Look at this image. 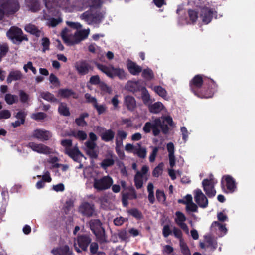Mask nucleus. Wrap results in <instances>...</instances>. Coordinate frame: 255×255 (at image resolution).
I'll return each mask as SVG.
<instances>
[{
    "label": "nucleus",
    "instance_id": "nucleus-5",
    "mask_svg": "<svg viewBox=\"0 0 255 255\" xmlns=\"http://www.w3.org/2000/svg\"><path fill=\"white\" fill-rule=\"evenodd\" d=\"M113 182V180L111 176H104L100 178H94L93 187L97 191H104L109 189Z\"/></svg>",
    "mask_w": 255,
    "mask_h": 255
},
{
    "label": "nucleus",
    "instance_id": "nucleus-32",
    "mask_svg": "<svg viewBox=\"0 0 255 255\" xmlns=\"http://www.w3.org/2000/svg\"><path fill=\"white\" fill-rule=\"evenodd\" d=\"M127 133L123 130H118L116 137V145L118 147L123 146V141L127 136Z\"/></svg>",
    "mask_w": 255,
    "mask_h": 255
},
{
    "label": "nucleus",
    "instance_id": "nucleus-38",
    "mask_svg": "<svg viewBox=\"0 0 255 255\" xmlns=\"http://www.w3.org/2000/svg\"><path fill=\"white\" fill-rule=\"evenodd\" d=\"M142 76L148 81H150L154 78L153 71L149 68H146L142 71Z\"/></svg>",
    "mask_w": 255,
    "mask_h": 255
},
{
    "label": "nucleus",
    "instance_id": "nucleus-29",
    "mask_svg": "<svg viewBox=\"0 0 255 255\" xmlns=\"http://www.w3.org/2000/svg\"><path fill=\"white\" fill-rule=\"evenodd\" d=\"M51 252L54 255H72V251L66 245L59 249H54Z\"/></svg>",
    "mask_w": 255,
    "mask_h": 255
},
{
    "label": "nucleus",
    "instance_id": "nucleus-11",
    "mask_svg": "<svg viewBox=\"0 0 255 255\" xmlns=\"http://www.w3.org/2000/svg\"><path fill=\"white\" fill-rule=\"evenodd\" d=\"M193 195L195 201L200 207L205 208L208 206V199L201 189L195 190L193 191Z\"/></svg>",
    "mask_w": 255,
    "mask_h": 255
},
{
    "label": "nucleus",
    "instance_id": "nucleus-62",
    "mask_svg": "<svg viewBox=\"0 0 255 255\" xmlns=\"http://www.w3.org/2000/svg\"><path fill=\"white\" fill-rule=\"evenodd\" d=\"M186 209L188 211L197 212L198 207L194 203H193V202H192L186 205Z\"/></svg>",
    "mask_w": 255,
    "mask_h": 255
},
{
    "label": "nucleus",
    "instance_id": "nucleus-6",
    "mask_svg": "<svg viewBox=\"0 0 255 255\" xmlns=\"http://www.w3.org/2000/svg\"><path fill=\"white\" fill-rule=\"evenodd\" d=\"M217 182L212 174H210L208 178L205 179L202 181V184L203 190L209 197L215 196L216 191L214 189V185Z\"/></svg>",
    "mask_w": 255,
    "mask_h": 255
},
{
    "label": "nucleus",
    "instance_id": "nucleus-25",
    "mask_svg": "<svg viewBox=\"0 0 255 255\" xmlns=\"http://www.w3.org/2000/svg\"><path fill=\"white\" fill-rule=\"evenodd\" d=\"M101 128L103 130L101 134L102 140L105 142L112 141L115 136V132L112 129H106L102 128Z\"/></svg>",
    "mask_w": 255,
    "mask_h": 255
},
{
    "label": "nucleus",
    "instance_id": "nucleus-27",
    "mask_svg": "<svg viewBox=\"0 0 255 255\" xmlns=\"http://www.w3.org/2000/svg\"><path fill=\"white\" fill-rule=\"evenodd\" d=\"M75 93L70 89L62 88L57 92V96L62 98H68L70 97L76 98Z\"/></svg>",
    "mask_w": 255,
    "mask_h": 255
},
{
    "label": "nucleus",
    "instance_id": "nucleus-46",
    "mask_svg": "<svg viewBox=\"0 0 255 255\" xmlns=\"http://www.w3.org/2000/svg\"><path fill=\"white\" fill-rule=\"evenodd\" d=\"M80 18L84 20L89 24H92V18H93V15L91 14L90 13L88 12L83 13L80 16Z\"/></svg>",
    "mask_w": 255,
    "mask_h": 255
},
{
    "label": "nucleus",
    "instance_id": "nucleus-64",
    "mask_svg": "<svg viewBox=\"0 0 255 255\" xmlns=\"http://www.w3.org/2000/svg\"><path fill=\"white\" fill-rule=\"evenodd\" d=\"M11 116V113L8 110H4L0 111V120L8 119Z\"/></svg>",
    "mask_w": 255,
    "mask_h": 255
},
{
    "label": "nucleus",
    "instance_id": "nucleus-30",
    "mask_svg": "<svg viewBox=\"0 0 255 255\" xmlns=\"http://www.w3.org/2000/svg\"><path fill=\"white\" fill-rule=\"evenodd\" d=\"M203 83V79L200 75L195 76L190 83L191 89L194 92H195L194 89L199 88L201 87Z\"/></svg>",
    "mask_w": 255,
    "mask_h": 255
},
{
    "label": "nucleus",
    "instance_id": "nucleus-13",
    "mask_svg": "<svg viewBox=\"0 0 255 255\" xmlns=\"http://www.w3.org/2000/svg\"><path fill=\"white\" fill-rule=\"evenodd\" d=\"M77 242L78 244L79 248L77 247L76 243H74V245L76 251L79 253L81 251L80 249L84 251L87 250L88 246L91 242V240L87 235H81L78 237Z\"/></svg>",
    "mask_w": 255,
    "mask_h": 255
},
{
    "label": "nucleus",
    "instance_id": "nucleus-22",
    "mask_svg": "<svg viewBox=\"0 0 255 255\" xmlns=\"http://www.w3.org/2000/svg\"><path fill=\"white\" fill-rule=\"evenodd\" d=\"M200 17L203 22L205 24H208L211 21L213 17V12L212 10L208 8H203L201 10Z\"/></svg>",
    "mask_w": 255,
    "mask_h": 255
},
{
    "label": "nucleus",
    "instance_id": "nucleus-31",
    "mask_svg": "<svg viewBox=\"0 0 255 255\" xmlns=\"http://www.w3.org/2000/svg\"><path fill=\"white\" fill-rule=\"evenodd\" d=\"M22 77V74L19 70L12 71L10 72L7 78V82L8 83H11L12 81L20 80Z\"/></svg>",
    "mask_w": 255,
    "mask_h": 255
},
{
    "label": "nucleus",
    "instance_id": "nucleus-26",
    "mask_svg": "<svg viewBox=\"0 0 255 255\" xmlns=\"http://www.w3.org/2000/svg\"><path fill=\"white\" fill-rule=\"evenodd\" d=\"M124 104L129 111H133L136 107V100L131 96H126L125 97Z\"/></svg>",
    "mask_w": 255,
    "mask_h": 255
},
{
    "label": "nucleus",
    "instance_id": "nucleus-42",
    "mask_svg": "<svg viewBox=\"0 0 255 255\" xmlns=\"http://www.w3.org/2000/svg\"><path fill=\"white\" fill-rule=\"evenodd\" d=\"M5 100L9 105H12L18 102V97L14 95L7 94L5 96Z\"/></svg>",
    "mask_w": 255,
    "mask_h": 255
},
{
    "label": "nucleus",
    "instance_id": "nucleus-24",
    "mask_svg": "<svg viewBox=\"0 0 255 255\" xmlns=\"http://www.w3.org/2000/svg\"><path fill=\"white\" fill-rule=\"evenodd\" d=\"M115 156L112 153H109L100 163V166L106 170L108 167L112 166L115 163Z\"/></svg>",
    "mask_w": 255,
    "mask_h": 255
},
{
    "label": "nucleus",
    "instance_id": "nucleus-55",
    "mask_svg": "<svg viewBox=\"0 0 255 255\" xmlns=\"http://www.w3.org/2000/svg\"><path fill=\"white\" fill-rule=\"evenodd\" d=\"M19 97L22 103H27L29 100V95L23 90L19 91Z\"/></svg>",
    "mask_w": 255,
    "mask_h": 255
},
{
    "label": "nucleus",
    "instance_id": "nucleus-2",
    "mask_svg": "<svg viewBox=\"0 0 255 255\" xmlns=\"http://www.w3.org/2000/svg\"><path fill=\"white\" fill-rule=\"evenodd\" d=\"M61 145L65 148V153L73 160L80 163L82 159H86L83 154L80 151L78 147L76 145L71 148L72 141L70 139H64L61 141Z\"/></svg>",
    "mask_w": 255,
    "mask_h": 255
},
{
    "label": "nucleus",
    "instance_id": "nucleus-12",
    "mask_svg": "<svg viewBox=\"0 0 255 255\" xmlns=\"http://www.w3.org/2000/svg\"><path fill=\"white\" fill-rule=\"evenodd\" d=\"M74 67L78 73L81 75H86L90 70H92L91 65L85 60H80L76 62L74 64Z\"/></svg>",
    "mask_w": 255,
    "mask_h": 255
},
{
    "label": "nucleus",
    "instance_id": "nucleus-21",
    "mask_svg": "<svg viewBox=\"0 0 255 255\" xmlns=\"http://www.w3.org/2000/svg\"><path fill=\"white\" fill-rule=\"evenodd\" d=\"M127 67L129 72L133 75H138L142 71V68L130 60L127 61Z\"/></svg>",
    "mask_w": 255,
    "mask_h": 255
},
{
    "label": "nucleus",
    "instance_id": "nucleus-3",
    "mask_svg": "<svg viewBox=\"0 0 255 255\" xmlns=\"http://www.w3.org/2000/svg\"><path fill=\"white\" fill-rule=\"evenodd\" d=\"M19 8L20 5L17 0H0V20L5 14H13Z\"/></svg>",
    "mask_w": 255,
    "mask_h": 255
},
{
    "label": "nucleus",
    "instance_id": "nucleus-48",
    "mask_svg": "<svg viewBox=\"0 0 255 255\" xmlns=\"http://www.w3.org/2000/svg\"><path fill=\"white\" fill-rule=\"evenodd\" d=\"M46 117V114L43 112H38L33 113L31 115V118L36 121L41 120Z\"/></svg>",
    "mask_w": 255,
    "mask_h": 255
},
{
    "label": "nucleus",
    "instance_id": "nucleus-8",
    "mask_svg": "<svg viewBox=\"0 0 255 255\" xmlns=\"http://www.w3.org/2000/svg\"><path fill=\"white\" fill-rule=\"evenodd\" d=\"M149 167L144 165L140 171H137L134 177L135 185L137 189H140L143 186V180L146 181L148 179V174Z\"/></svg>",
    "mask_w": 255,
    "mask_h": 255
},
{
    "label": "nucleus",
    "instance_id": "nucleus-36",
    "mask_svg": "<svg viewBox=\"0 0 255 255\" xmlns=\"http://www.w3.org/2000/svg\"><path fill=\"white\" fill-rule=\"evenodd\" d=\"M40 95L42 98L50 102H57L58 100L53 94L49 92H41Z\"/></svg>",
    "mask_w": 255,
    "mask_h": 255
},
{
    "label": "nucleus",
    "instance_id": "nucleus-49",
    "mask_svg": "<svg viewBox=\"0 0 255 255\" xmlns=\"http://www.w3.org/2000/svg\"><path fill=\"white\" fill-rule=\"evenodd\" d=\"M23 69L25 72H27L28 69H29L31 70V71L34 74H36L37 73V70L36 68L34 67H33V64L31 61L28 62V63L26 64H25L23 66Z\"/></svg>",
    "mask_w": 255,
    "mask_h": 255
},
{
    "label": "nucleus",
    "instance_id": "nucleus-45",
    "mask_svg": "<svg viewBox=\"0 0 255 255\" xmlns=\"http://www.w3.org/2000/svg\"><path fill=\"white\" fill-rule=\"evenodd\" d=\"M164 164L163 163H159L153 171V176L156 177H159L162 173L163 170Z\"/></svg>",
    "mask_w": 255,
    "mask_h": 255
},
{
    "label": "nucleus",
    "instance_id": "nucleus-47",
    "mask_svg": "<svg viewBox=\"0 0 255 255\" xmlns=\"http://www.w3.org/2000/svg\"><path fill=\"white\" fill-rule=\"evenodd\" d=\"M142 91V98L145 104H147L150 100V95L145 87L143 88Z\"/></svg>",
    "mask_w": 255,
    "mask_h": 255
},
{
    "label": "nucleus",
    "instance_id": "nucleus-7",
    "mask_svg": "<svg viewBox=\"0 0 255 255\" xmlns=\"http://www.w3.org/2000/svg\"><path fill=\"white\" fill-rule=\"evenodd\" d=\"M162 128V123L160 119L156 118L150 122L145 124L143 129L145 133H149L152 129L153 134L157 136L160 132V128Z\"/></svg>",
    "mask_w": 255,
    "mask_h": 255
},
{
    "label": "nucleus",
    "instance_id": "nucleus-20",
    "mask_svg": "<svg viewBox=\"0 0 255 255\" xmlns=\"http://www.w3.org/2000/svg\"><path fill=\"white\" fill-rule=\"evenodd\" d=\"M85 145L86 146L85 150L87 154L92 158H96L97 157V154L94 150L96 146L95 142L92 141L88 140L85 142Z\"/></svg>",
    "mask_w": 255,
    "mask_h": 255
},
{
    "label": "nucleus",
    "instance_id": "nucleus-14",
    "mask_svg": "<svg viewBox=\"0 0 255 255\" xmlns=\"http://www.w3.org/2000/svg\"><path fill=\"white\" fill-rule=\"evenodd\" d=\"M45 6L49 11V12H52L53 8L55 6H59L65 8L68 5L69 0H45Z\"/></svg>",
    "mask_w": 255,
    "mask_h": 255
},
{
    "label": "nucleus",
    "instance_id": "nucleus-63",
    "mask_svg": "<svg viewBox=\"0 0 255 255\" xmlns=\"http://www.w3.org/2000/svg\"><path fill=\"white\" fill-rule=\"evenodd\" d=\"M41 44L43 46V52H45V51L49 50V46L50 45L49 39L46 37L43 38L42 39Z\"/></svg>",
    "mask_w": 255,
    "mask_h": 255
},
{
    "label": "nucleus",
    "instance_id": "nucleus-44",
    "mask_svg": "<svg viewBox=\"0 0 255 255\" xmlns=\"http://www.w3.org/2000/svg\"><path fill=\"white\" fill-rule=\"evenodd\" d=\"M91 229L93 231L102 228L101 223L99 220H92L89 222Z\"/></svg>",
    "mask_w": 255,
    "mask_h": 255
},
{
    "label": "nucleus",
    "instance_id": "nucleus-28",
    "mask_svg": "<svg viewBox=\"0 0 255 255\" xmlns=\"http://www.w3.org/2000/svg\"><path fill=\"white\" fill-rule=\"evenodd\" d=\"M151 88L159 96L166 100H169V97L166 89L161 86H150Z\"/></svg>",
    "mask_w": 255,
    "mask_h": 255
},
{
    "label": "nucleus",
    "instance_id": "nucleus-41",
    "mask_svg": "<svg viewBox=\"0 0 255 255\" xmlns=\"http://www.w3.org/2000/svg\"><path fill=\"white\" fill-rule=\"evenodd\" d=\"M147 151L145 147H142L141 144L138 143V147L135 154H136L138 157L141 158H144L146 156Z\"/></svg>",
    "mask_w": 255,
    "mask_h": 255
},
{
    "label": "nucleus",
    "instance_id": "nucleus-35",
    "mask_svg": "<svg viewBox=\"0 0 255 255\" xmlns=\"http://www.w3.org/2000/svg\"><path fill=\"white\" fill-rule=\"evenodd\" d=\"M163 108L164 105L160 102H156L149 106V111L155 114L159 113Z\"/></svg>",
    "mask_w": 255,
    "mask_h": 255
},
{
    "label": "nucleus",
    "instance_id": "nucleus-50",
    "mask_svg": "<svg viewBox=\"0 0 255 255\" xmlns=\"http://www.w3.org/2000/svg\"><path fill=\"white\" fill-rule=\"evenodd\" d=\"M138 147V143L136 145H133L130 143L127 144L125 146V150L128 152L133 153L135 154L136 149Z\"/></svg>",
    "mask_w": 255,
    "mask_h": 255
},
{
    "label": "nucleus",
    "instance_id": "nucleus-52",
    "mask_svg": "<svg viewBox=\"0 0 255 255\" xmlns=\"http://www.w3.org/2000/svg\"><path fill=\"white\" fill-rule=\"evenodd\" d=\"M102 2V0H89L88 4H85L84 7H98L101 5Z\"/></svg>",
    "mask_w": 255,
    "mask_h": 255
},
{
    "label": "nucleus",
    "instance_id": "nucleus-16",
    "mask_svg": "<svg viewBox=\"0 0 255 255\" xmlns=\"http://www.w3.org/2000/svg\"><path fill=\"white\" fill-rule=\"evenodd\" d=\"M176 217L175 222L187 234L189 233V229L187 224L185 223L186 218L181 212L177 211L175 213Z\"/></svg>",
    "mask_w": 255,
    "mask_h": 255
},
{
    "label": "nucleus",
    "instance_id": "nucleus-59",
    "mask_svg": "<svg viewBox=\"0 0 255 255\" xmlns=\"http://www.w3.org/2000/svg\"><path fill=\"white\" fill-rule=\"evenodd\" d=\"M94 108L97 110L99 114H101L104 113L106 110V107L105 105H99L97 102L93 105Z\"/></svg>",
    "mask_w": 255,
    "mask_h": 255
},
{
    "label": "nucleus",
    "instance_id": "nucleus-54",
    "mask_svg": "<svg viewBox=\"0 0 255 255\" xmlns=\"http://www.w3.org/2000/svg\"><path fill=\"white\" fill-rule=\"evenodd\" d=\"M49 81L54 87H58L60 85L59 79L53 74H50L49 76Z\"/></svg>",
    "mask_w": 255,
    "mask_h": 255
},
{
    "label": "nucleus",
    "instance_id": "nucleus-4",
    "mask_svg": "<svg viewBox=\"0 0 255 255\" xmlns=\"http://www.w3.org/2000/svg\"><path fill=\"white\" fill-rule=\"evenodd\" d=\"M97 66L100 71L110 78H113L115 76H118L120 79H123L126 77V73L122 69L115 68L112 65L107 66L100 64H97Z\"/></svg>",
    "mask_w": 255,
    "mask_h": 255
},
{
    "label": "nucleus",
    "instance_id": "nucleus-53",
    "mask_svg": "<svg viewBox=\"0 0 255 255\" xmlns=\"http://www.w3.org/2000/svg\"><path fill=\"white\" fill-rule=\"evenodd\" d=\"M181 251L183 255H191L190 250L187 245L183 241L180 242Z\"/></svg>",
    "mask_w": 255,
    "mask_h": 255
},
{
    "label": "nucleus",
    "instance_id": "nucleus-18",
    "mask_svg": "<svg viewBox=\"0 0 255 255\" xmlns=\"http://www.w3.org/2000/svg\"><path fill=\"white\" fill-rule=\"evenodd\" d=\"M79 211L85 216H91L94 212V205L88 202H84L80 205Z\"/></svg>",
    "mask_w": 255,
    "mask_h": 255
},
{
    "label": "nucleus",
    "instance_id": "nucleus-33",
    "mask_svg": "<svg viewBox=\"0 0 255 255\" xmlns=\"http://www.w3.org/2000/svg\"><path fill=\"white\" fill-rule=\"evenodd\" d=\"M95 236L97 237L98 241L101 243H103L106 241V238L105 234V230L103 228L98 229L93 231Z\"/></svg>",
    "mask_w": 255,
    "mask_h": 255
},
{
    "label": "nucleus",
    "instance_id": "nucleus-60",
    "mask_svg": "<svg viewBox=\"0 0 255 255\" xmlns=\"http://www.w3.org/2000/svg\"><path fill=\"white\" fill-rule=\"evenodd\" d=\"M26 115L27 113L26 112L23 110H20L17 113L15 117L17 119L20 120L21 123H24Z\"/></svg>",
    "mask_w": 255,
    "mask_h": 255
},
{
    "label": "nucleus",
    "instance_id": "nucleus-40",
    "mask_svg": "<svg viewBox=\"0 0 255 255\" xmlns=\"http://www.w3.org/2000/svg\"><path fill=\"white\" fill-rule=\"evenodd\" d=\"M72 135L75 138L80 140H84L87 138V135L85 132L83 131H74L72 132Z\"/></svg>",
    "mask_w": 255,
    "mask_h": 255
},
{
    "label": "nucleus",
    "instance_id": "nucleus-58",
    "mask_svg": "<svg viewBox=\"0 0 255 255\" xmlns=\"http://www.w3.org/2000/svg\"><path fill=\"white\" fill-rule=\"evenodd\" d=\"M128 213L137 219H140L142 217L141 212L135 208L129 210Z\"/></svg>",
    "mask_w": 255,
    "mask_h": 255
},
{
    "label": "nucleus",
    "instance_id": "nucleus-51",
    "mask_svg": "<svg viewBox=\"0 0 255 255\" xmlns=\"http://www.w3.org/2000/svg\"><path fill=\"white\" fill-rule=\"evenodd\" d=\"M172 233L175 237L180 240V242L182 241V233L181 230L176 227H173L172 228Z\"/></svg>",
    "mask_w": 255,
    "mask_h": 255
},
{
    "label": "nucleus",
    "instance_id": "nucleus-57",
    "mask_svg": "<svg viewBox=\"0 0 255 255\" xmlns=\"http://www.w3.org/2000/svg\"><path fill=\"white\" fill-rule=\"evenodd\" d=\"M157 199L160 202H164L165 201V195L164 192L160 190H157L156 192Z\"/></svg>",
    "mask_w": 255,
    "mask_h": 255
},
{
    "label": "nucleus",
    "instance_id": "nucleus-37",
    "mask_svg": "<svg viewBox=\"0 0 255 255\" xmlns=\"http://www.w3.org/2000/svg\"><path fill=\"white\" fill-rule=\"evenodd\" d=\"M25 30L32 34L35 35L39 37L40 36L41 32L34 25L28 24L25 27Z\"/></svg>",
    "mask_w": 255,
    "mask_h": 255
},
{
    "label": "nucleus",
    "instance_id": "nucleus-34",
    "mask_svg": "<svg viewBox=\"0 0 255 255\" xmlns=\"http://www.w3.org/2000/svg\"><path fill=\"white\" fill-rule=\"evenodd\" d=\"M83 175L85 178H87L88 181L90 182L92 180L94 181V178H96L95 177V172L92 168L90 167H86L84 168L83 171Z\"/></svg>",
    "mask_w": 255,
    "mask_h": 255
},
{
    "label": "nucleus",
    "instance_id": "nucleus-23",
    "mask_svg": "<svg viewBox=\"0 0 255 255\" xmlns=\"http://www.w3.org/2000/svg\"><path fill=\"white\" fill-rule=\"evenodd\" d=\"M40 0H25V4L29 10L36 12L40 9Z\"/></svg>",
    "mask_w": 255,
    "mask_h": 255
},
{
    "label": "nucleus",
    "instance_id": "nucleus-43",
    "mask_svg": "<svg viewBox=\"0 0 255 255\" xmlns=\"http://www.w3.org/2000/svg\"><path fill=\"white\" fill-rule=\"evenodd\" d=\"M211 227L215 228V229H218L224 234H226L227 231L224 225L222 224L217 221L214 222L212 224Z\"/></svg>",
    "mask_w": 255,
    "mask_h": 255
},
{
    "label": "nucleus",
    "instance_id": "nucleus-19",
    "mask_svg": "<svg viewBox=\"0 0 255 255\" xmlns=\"http://www.w3.org/2000/svg\"><path fill=\"white\" fill-rule=\"evenodd\" d=\"M222 184L225 185L230 192H233L236 188L234 179L229 175L223 177Z\"/></svg>",
    "mask_w": 255,
    "mask_h": 255
},
{
    "label": "nucleus",
    "instance_id": "nucleus-10",
    "mask_svg": "<svg viewBox=\"0 0 255 255\" xmlns=\"http://www.w3.org/2000/svg\"><path fill=\"white\" fill-rule=\"evenodd\" d=\"M27 146L31 149L33 151L39 154L47 155L52 153L51 149L42 143L30 142L27 144Z\"/></svg>",
    "mask_w": 255,
    "mask_h": 255
},
{
    "label": "nucleus",
    "instance_id": "nucleus-61",
    "mask_svg": "<svg viewBox=\"0 0 255 255\" xmlns=\"http://www.w3.org/2000/svg\"><path fill=\"white\" fill-rule=\"evenodd\" d=\"M182 133V139L186 142L188 139L189 133L185 127H182L180 128Z\"/></svg>",
    "mask_w": 255,
    "mask_h": 255
},
{
    "label": "nucleus",
    "instance_id": "nucleus-17",
    "mask_svg": "<svg viewBox=\"0 0 255 255\" xmlns=\"http://www.w3.org/2000/svg\"><path fill=\"white\" fill-rule=\"evenodd\" d=\"M125 87L128 91L133 92L141 91L143 88L145 87L142 85V81L141 80L128 81Z\"/></svg>",
    "mask_w": 255,
    "mask_h": 255
},
{
    "label": "nucleus",
    "instance_id": "nucleus-1",
    "mask_svg": "<svg viewBox=\"0 0 255 255\" xmlns=\"http://www.w3.org/2000/svg\"><path fill=\"white\" fill-rule=\"evenodd\" d=\"M90 32V29L77 30L74 34L67 29H64L61 32V36L64 42L68 46L77 44L87 38Z\"/></svg>",
    "mask_w": 255,
    "mask_h": 255
},
{
    "label": "nucleus",
    "instance_id": "nucleus-9",
    "mask_svg": "<svg viewBox=\"0 0 255 255\" xmlns=\"http://www.w3.org/2000/svg\"><path fill=\"white\" fill-rule=\"evenodd\" d=\"M7 35L13 42H21L23 40H27V38L23 35L21 29L16 27H11L7 31Z\"/></svg>",
    "mask_w": 255,
    "mask_h": 255
},
{
    "label": "nucleus",
    "instance_id": "nucleus-15",
    "mask_svg": "<svg viewBox=\"0 0 255 255\" xmlns=\"http://www.w3.org/2000/svg\"><path fill=\"white\" fill-rule=\"evenodd\" d=\"M32 137L41 141L49 140L52 134L48 130L43 129H37L33 131Z\"/></svg>",
    "mask_w": 255,
    "mask_h": 255
},
{
    "label": "nucleus",
    "instance_id": "nucleus-39",
    "mask_svg": "<svg viewBox=\"0 0 255 255\" xmlns=\"http://www.w3.org/2000/svg\"><path fill=\"white\" fill-rule=\"evenodd\" d=\"M59 113L62 115L67 116L70 115L69 108L67 105L64 103H61L58 108Z\"/></svg>",
    "mask_w": 255,
    "mask_h": 255
},
{
    "label": "nucleus",
    "instance_id": "nucleus-56",
    "mask_svg": "<svg viewBox=\"0 0 255 255\" xmlns=\"http://www.w3.org/2000/svg\"><path fill=\"white\" fill-rule=\"evenodd\" d=\"M172 233V231L169 225H165L162 230V234L165 238L167 237Z\"/></svg>",
    "mask_w": 255,
    "mask_h": 255
}]
</instances>
